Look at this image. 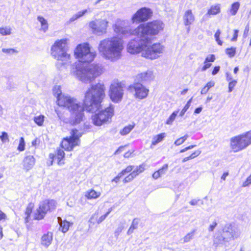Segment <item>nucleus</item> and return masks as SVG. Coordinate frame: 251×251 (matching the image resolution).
I'll return each instance as SVG.
<instances>
[{
    "instance_id": "obj_1",
    "label": "nucleus",
    "mask_w": 251,
    "mask_h": 251,
    "mask_svg": "<svg viewBox=\"0 0 251 251\" xmlns=\"http://www.w3.org/2000/svg\"><path fill=\"white\" fill-rule=\"evenodd\" d=\"M105 88L103 83L92 85L85 94L83 100L87 111L96 112L92 116L93 124L97 126L110 123L114 114V107L112 104L104 108H100L101 103L105 97Z\"/></svg>"
},
{
    "instance_id": "obj_2",
    "label": "nucleus",
    "mask_w": 251,
    "mask_h": 251,
    "mask_svg": "<svg viewBox=\"0 0 251 251\" xmlns=\"http://www.w3.org/2000/svg\"><path fill=\"white\" fill-rule=\"evenodd\" d=\"M88 43L78 45L74 50V55L78 60L71 66V74L80 81L87 83L93 81L103 72V68L99 64L85 65L82 62H90L95 58V51H91Z\"/></svg>"
},
{
    "instance_id": "obj_3",
    "label": "nucleus",
    "mask_w": 251,
    "mask_h": 251,
    "mask_svg": "<svg viewBox=\"0 0 251 251\" xmlns=\"http://www.w3.org/2000/svg\"><path fill=\"white\" fill-rule=\"evenodd\" d=\"M53 93L57 98V103L59 106L67 108L70 111L69 123L73 125L79 124L84 118V108L75 99L68 95L62 94L60 86H55Z\"/></svg>"
},
{
    "instance_id": "obj_4",
    "label": "nucleus",
    "mask_w": 251,
    "mask_h": 251,
    "mask_svg": "<svg viewBox=\"0 0 251 251\" xmlns=\"http://www.w3.org/2000/svg\"><path fill=\"white\" fill-rule=\"evenodd\" d=\"M124 49V41L118 35L101 40L98 46L100 55L112 62L116 61L121 57Z\"/></svg>"
},
{
    "instance_id": "obj_5",
    "label": "nucleus",
    "mask_w": 251,
    "mask_h": 251,
    "mask_svg": "<svg viewBox=\"0 0 251 251\" xmlns=\"http://www.w3.org/2000/svg\"><path fill=\"white\" fill-rule=\"evenodd\" d=\"M67 50L66 39L56 41L51 47V55L57 60L56 65L59 69L62 67L66 68L72 62V56Z\"/></svg>"
},
{
    "instance_id": "obj_6",
    "label": "nucleus",
    "mask_w": 251,
    "mask_h": 251,
    "mask_svg": "<svg viewBox=\"0 0 251 251\" xmlns=\"http://www.w3.org/2000/svg\"><path fill=\"white\" fill-rule=\"evenodd\" d=\"M163 28L164 24L159 20L142 24L138 26L137 36L142 37L147 40H151L149 36L157 35Z\"/></svg>"
},
{
    "instance_id": "obj_7",
    "label": "nucleus",
    "mask_w": 251,
    "mask_h": 251,
    "mask_svg": "<svg viewBox=\"0 0 251 251\" xmlns=\"http://www.w3.org/2000/svg\"><path fill=\"white\" fill-rule=\"evenodd\" d=\"M131 22L127 19H117L112 25L114 32L118 35L123 37H128L131 35L138 36V26L131 28Z\"/></svg>"
},
{
    "instance_id": "obj_8",
    "label": "nucleus",
    "mask_w": 251,
    "mask_h": 251,
    "mask_svg": "<svg viewBox=\"0 0 251 251\" xmlns=\"http://www.w3.org/2000/svg\"><path fill=\"white\" fill-rule=\"evenodd\" d=\"M251 144V130L234 137L230 140V147L234 152L242 151Z\"/></svg>"
},
{
    "instance_id": "obj_9",
    "label": "nucleus",
    "mask_w": 251,
    "mask_h": 251,
    "mask_svg": "<svg viewBox=\"0 0 251 251\" xmlns=\"http://www.w3.org/2000/svg\"><path fill=\"white\" fill-rule=\"evenodd\" d=\"M151 40H146L142 52V56L150 59L158 58L163 52V47L159 43L154 44L150 46Z\"/></svg>"
},
{
    "instance_id": "obj_10",
    "label": "nucleus",
    "mask_w": 251,
    "mask_h": 251,
    "mask_svg": "<svg viewBox=\"0 0 251 251\" xmlns=\"http://www.w3.org/2000/svg\"><path fill=\"white\" fill-rule=\"evenodd\" d=\"M71 136L63 138L61 143V147L65 151H71L80 144V137L82 133L76 129H73L71 131Z\"/></svg>"
},
{
    "instance_id": "obj_11",
    "label": "nucleus",
    "mask_w": 251,
    "mask_h": 251,
    "mask_svg": "<svg viewBox=\"0 0 251 251\" xmlns=\"http://www.w3.org/2000/svg\"><path fill=\"white\" fill-rule=\"evenodd\" d=\"M56 207V202L55 201L45 200L41 202L38 208L34 214V218L36 220H41L44 218L49 211L54 210Z\"/></svg>"
},
{
    "instance_id": "obj_12",
    "label": "nucleus",
    "mask_w": 251,
    "mask_h": 251,
    "mask_svg": "<svg viewBox=\"0 0 251 251\" xmlns=\"http://www.w3.org/2000/svg\"><path fill=\"white\" fill-rule=\"evenodd\" d=\"M108 21L104 19H96L89 23V27L93 33L98 35H102L106 33Z\"/></svg>"
},
{
    "instance_id": "obj_13",
    "label": "nucleus",
    "mask_w": 251,
    "mask_h": 251,
    "mask_svg": "<svg viewBox=\"0 0 251 251\" xmlns=\"http://www.w3.org/2000/svg\"><path fill=\"white\" fill-rule=\"evenodd\" d=\"M147 40L141 36L130 40L127 45V50L131 54H136L142 51Z\"/></svg>"
},
{
    "instance_id": "obj_14",
    "label": "nucleus",
    "mask_w": 251,
    "mask_h": 251,
    "mask_svg": "<svg viewBox=\"0 0 251 251\" xmlns=\"http://www.w3.org/2000/svg\"><path fill=\"white\" fill-rule=\"evenodd\" d=\"M123 95V86L121 82H114L111 84L110 87L109 96L113 102L121 101Z\"/></svg>"
},
{
    "instance_id": "obj_15",
    "label": "nucleus",
    "mask_w": 251,
    "mask_h": 251,
    "mask_svg": "<svg viewBox=\"0 0 251 251\" xmlns=\"http://www.w3.org/2000/svg\"><path fill=\"white\" fill-rule=\"evenodd\" d=\"M152 11L147 7L139 9L131 17V23L134 24L144 22L148 20L152 16Z\"/></svg>"
},
{
    "instance_id": "obj_16",
    "label": "nucleus",
    "mask_w": 251,
    "mask_h": 251,
    "mask_svg": "<svg viewBox=\"0 0 251 251\" xmlns=\"http://www.w3.org/2000/svg\"><path fill=\"white\" fill-rule=\"evenodd\" d=\"M129 91L133 93L134 97L140 100L146 98L149 93V89L146 88L140 83L137 82L130 85L128 88Z\"/></svg>"
},
{
    "instance_id": "obj_17",
    "label": "nucleus",
    "mask_w": 251,
    "mask_h": 251,
    "mask_svg": "<svg viewBox=\"0 0 251 251\" xmlns=\"http://www.w3.org/2000/svg\"><path fill=\"white\" fill-rule=\"evenodd\" d=\"M228 242V238H226L224 234L221 232H217L215 234L213 237V246L216 249L223 245L226 246V242Z\"/></svg>"
},
{
    "instance_id": "obj_18",
    "label": "nucleus",
    "mask_w": 251,
    "mask_h": 251,
    "mask_svg": "<svg viewBox=\"0 0 251 251\" xmlns=\"http://www.w3.org/2000/svg\"><path fill=\"white\" fill-rule=\"evenodd\" d=\"M154 77L153 73L151 71L142 73L137 75L136 76V80L138 82L151 81Z\"/></svg>"
},
{
    "instance_id": "obj_19",
    "label": "nucleus",
    "mask_w": 251,
    "mask_h": 251,
    "mask_svg": "<svg viewBox=\"0 0 251 251\" xmlns=\"http://www.w3.org/2000/svg\"><path fill=\"white\" fill-rule=\"evenodd\" d=\"M195 19V16L192 13L191 10H187L183 16V23L185 25H192Z\"/></svg>"
},
{
    "instance_id": "obj_20",
    "label": "nucleus",
    "mask_w": 251,
    "mask_h": 251,
    "mask_svg": "<svg viewBox=\"0 0 251 251\" xmlns=\"http://www.w3.org/2000/svg\"><path fill=\"white\" fill-rule=\"evenodd\" d=\"M35 159L33 155H27L23 161L24 169L28 171L33 168L35 164Z\"/></svg>"
},
{
    "instance_id": "obj_21",
    "label": "nucleus",
    "mask_w": 251,
    "mask_h": 251,
    "mask_svg": "<svg viewBox=\"0 0 251 251\" xmlns=\"http://www.w3.org/2000/svg\"><path fill=\"white\" fill-rule=\"evenodd\" d=\"M64 155L65 153L64 151L62 149H58L57 150V152L55 155L52 153H50L49 157L52 160L54 157H56L57 159L58 165H61L64 164V162L62 161L64 158Z\"/></svg>"
},
{
    "instance_id": "obj_22",
    "label": "nucleus",
    "mask_w": 251,
    "mask_h": 251,
    "mask_svg": "<svg viewBox=\"0 0 251 251\" xmlns=\"http://www.w3.org/2000/svg\"><path fill=\"white\" fill-rule=\"evenodd\" d=\"M52 241V234L51 232H48L44 235L41 238V244L48 247L51 243Z\"/></svg>"
},
{
    "instance_id": "obj_23",
    "label": "nucleus",
    "mask_w": 251,
    "mask_h": 251,
    "mask_svg": "<svg viewBox=\"0 0 251 251\" xmlns=\"http://www.w3.org/2000/svg\"><path fill=\"white\" fill-rule=\"evenodd\" d=\"M91 11L90 9H83L81 11H79L76 13L75 14L73 15L69 19L68 23H71L72 22H74L75 21L77 20L78 19L81 18L83 16H84L86 13L91 12Z\"/></svg>"
},
{
    "instance_id": "obj_24",
    "label": "nucleus",
    "mask_w": 251,
    "mask_h": 251,
    "mask_svg": "<svg viewBox=\"0 0 251 251\" xmlns=\"http://www.w3.org/2000/svg\"><path fill=\"white\" fill-rule=\"evenodd\" d=\"M57 219L58 222L60 225V230L62 232L66 233L69 230L71 225L70 223L66 220L62 221L60 217H58Z\"/></svg>"
},
{
    "instance_id": "obj_25",
    "label": "nucleus",
    "mask_w": 251,
    "mask_h": 251,
    "mask_svg": "<svg viewBox=\"0 0 251 251\" xmlns=\"http://www.w3.org/2000/svg\"><path fill=\"white\" fill-rule=\"evenodd\" d=\"M101 193L96 192L95 190L92 189L87 191L85 194V196L89 200L96 199L100 197Z\"/></svg>"
},
{
    "instance_id": "obj_26",
    "label": "nucleus",
    "mask_w": 251,
    "mask_h": 251,
    "mask_svg": "<svg viewBox=\"0 0 251 251\" xmlns=\"http://www.w3.org/2000/svg\"><path fill=\"white\" fill-rule=\"evenodd\" d=\"M240 5V4L239 2H234L233 3L228 11L229 14L231 16L235 15L239 9Z\"/></svg>"
},
{
    "instance_id": "obj_27",
    "label": "nucleus",
    "mask_w": 251,
    "mask_h": 251,
    "mask_svg": "<svg viewBox=\"0 0 251 251\" xmlns=\"http://www.w3.org/2000/svg\"><path fill=\"white\" fill-rule=\"evenodd\" d=\"M165 136L166 134L165 133H162L154 136L152 138L151 145L155 146L158 143H160L164 139Z\"/></svg>"
},
{
    "instance_id": "obj_28",
    "label": "nucleus",
    "mask_w": 251,
    "mask_h": 251,
    "mask_svg": "<svg viewBox=\"0 0 251 251\" xmlns=\"http://www.w3.org/2000/svg\"><path fill=\"white\" fill-rule=\"evenodd\" d=\"M140 220L138 218H135L133 220L131 225L130 226L129 228L128 229L127 234L128 235H130L132 234L134 230L137 229L138 228V226Z\"/></svg>"
},
{
    "instance_id": "obj_29",
    "label": "nucleus",
    "mask_w": 251,
    "mask_h": 251,
    "mask_svg": "<svg viewBox=\"0 0 251 251\" xmlns=\"http://www.w3.org/2000/svg\"><path fill=\"white\" fill-rule=\"evenodd\" d=\"M37 20L41 25V30H43L44 32H46L48 29L47 21L44 17L40 16L37 17Z\"/></svg>"
},
{
    "instance_id": "obj_30",
    "label": "nucleus",
    "mask_w": 251,
    "mask_h": 251,
    "mask_svg": "<svg viewBox=\"0 0 251 251\" xmlns=\"http://www.w3.org/2000/svg\"><path fill=\"white\" fill-rule=\"evenodd\" d=\"M220 12V6L219 4L212 5L208 10L207 15H216Z\"/></svg>"
},
{
    "instance_id": "obj_31",
    "label": "nucleus",
    "mask_w": 251,
    "mask_h": 251,
    "mask_svg": "<svg viewBox=\"0 0 251 251\" xmlns=\"http://www.w3.org/2000/svg\"><path fill=\"white\" fill-rule=\"evenodd\" d=\"M196 230H193L190 232L187 233L182 239H181V243L184 244L191 241L195 235Z\"/></svg>"
},
{
    "instance_id": "obj_32",
    "label": "nucleus",
    "mask_w": 251,
    "mask_h": 251,
    "mask_svg": "<svg viewBox=\"0 0 251 251\" xmlns=\"http://www.w3.org/2000/svg\"><path fill=\"white\" fill-rule=\"evenodd\" d=\"M12 28L9 26H4L0 27V34L2 36L10 35L11 34Z\"/></svg>"
},
{
    "instance_id": "obj_33",
    "label": "nucleus",
    "mask_w": 251,
    "mask_h": 251,
    "mask_svg": "<svg viewBox=\"0 0 251 251\" xmlns=\"http://www.w3.org/2000/svg\"><path fill=\"white\" fill-rule=\"evenodd\" d=\"M135 125H129L124 127L120 131V133L122 136H125L128 134L134 128Z\"/></svg>"
},
{
    "instance_id": "obj_34",
    "label": "nucleus",
    "mask_w": 251,
    "mask_h": 251,
    "mask_svg": "<svg viewBox=\"0 0 251 251\" xmlns=\"http://www.w3.org/2000/svg\"><path fill=\"white\" fill-rule=\"evenodd\" d=\"M232 225L231 224H226L223 228V233L226 238H228V240L230 239V229L231 228Z\"/></svg>"
},
{
    "instance_id": "obj_35",
    "label": "nucleus",
    "mask_w": 251,
    "mask_h": 251,
    "mask_svg": "<svg viewBox=\"0 0 251 251\" xmlns=\"http://www.w3.org/2000/svg\"><path fill=\"white\" fill-rule=\"evenodd\" d=\"M145 170V165L141 164L137 166L133 171L132 174L136 177L137 176L143 172Z\"/></svg>"
},
{
    "instance_id": "obj_36",
    "label": "nucleus",
    "mask_w": 251,
    "mask_h": 251,
    "mask_svg": "<svg viewBox=\"0 0 251 251\" xmlns=\"http://www.w3.org/2000/svg\"><path fill=\"white\" fill-rule=\"evenodd\" d=\"M230 229L231 230L230 239H232L234 240L237 238L240 235V232L238 229L232 226H231V228Z\"/></svg>"
},
{
    "instance_id": "obj_37",
    "label": "nucleus",
    "mask_w": 251,
    "mask_h": 251,
    "mask_svg": "<svg viewBox=\"0 0 251 251\" xmlns=\"http://www.w3.org/2000/svg\"><path fill=\"white\" fill-rule=\"evenodd\" d=\"M45 120V116L43 115H40L34 117V122L40 126H43V123Z\"/></svg>"
},
{
    "instance_id": "obj_38",
    "label": "nucleus",
    "mask_w": 251,
    "mask_h": 251,
    "mask_svg": "<svg viewBox=\"0 0 251 251\" xmlns=\"http://www.w3.org/2000/svg\"><path fill=\"white\" fill-rule=\"evenodd\" d=\"M178 112L179 110L174 111L166 121V124L167 125H171L175 120Z\"/></svg>"
},
{
    "instance_id": "obj_39",
    "label": "nucleus",
    "mask_w": 251,
    "mask_h": 251,
    "mask_svg": "<svg viewBox=\"0 0 251 251\" xmlns=\"http://www.w3.org/2000/svg\"><path fill=\"white\" fill-rule=\"evenodd\" d=\"M215 83L214 81L208 82L205 86L201 89V94H205L208 91L210 88L214 86Z\"/></svg>"
},
{
    "instance_id": "obj_40",
    "label": "nucleus",
    "mask_w": 251,
    "mask_h": 251,
    "mask_svg": "<svg viewBox=\"0 0 251 251\" xmlns=\"http://www.w3.org/2000/svg\"><path fill=\"white\" fill-rule=\"evenodd\" d=\"M33 206L34 205H33V203H30L28 204V206H27V207L26 208V210L25 211V214L26 215V216L25 217V220H26V222H28V218L32 212V210Z\"/></svg>"
},
{
    "instance_id": "obj_41",
    "label": "nucleus",
    "mask_w": 251,
    "mask_h": 251,
    "mask_svg": "<svg viewBox=\"0 0 251 251\" xmlns=\"http://www.w3.org/2000/svg\"><path fill=\"white\" fill-rule=\"evenodd\" d=\"M188 138V135L187 134L185 135L184 136L181 137L176 140L174 142V144L176 146H180L182 145L187 139Z\"/></svg>"
},
{
    "instance_id": "obj_42",
    "label": "nucleus",
    "mask_w": 251,
    "mask_h": 251,
    "mask_svg": "<svg viewBox=\"0 0 251 251\" xmlns=\"http://www.w3.org/2000/svg\"><path fill=\"white\" fill-rule=\"evenodd\" d=\"M193 98H191L187 102L184 108L179 113V116L182 117L190 106Z\"/></svg>"
},
{
    "instance_id": "obj_43",
    "label": "nucleus",
    "mask_w": 251,
    "mask_h": 251,
    "mask_svg": "<svg viewBox=\"0 0 251 251\" xmlns=\"http://www.w3.org/2000/svg\"><path fill=\"white\" fill-rule=\"evenodd\" d=\"M98 219H99V216L98 213H95L92 215V216L91 217V218L89 219V223L92 225H94L95 224H98Z\"/></svg>"
},
{
    "instance_id": "obj_44",
    "label": "nucleus",
    "mask_w": 251,
    "mask_h": 251,
    "mask_svg": "<svg viewBox=\"0 0 251 251\" xmlns=\"http://www.w3.org/2000/svg\"><path fill=\"white\" fill-rule=\"evenodd\" d=\"M25 142L23 137H21L19 141V144L18 147V150L22 151L25 150Z\"/></svg>"
},
{
    "instance_id": "obj_45",
    "label": "nucleus",
    "mask_w": 251,
    "mask_h": 251,
    "mask_svg": "<svg viewBox=\"0 0 251 251\" xmlns=\"http://www.w3.org/2000/svg\"><path fill=\"white\" fill-rule=\"evenodd\" d=\"M226 52L229 57H233L236 53V48L233 47L228 48L226 49Z\"/></svg>"
},
{
    "instance_id": "obj_46",
    "label": "nucleus",
    "mask_w": 251,
    "mask_h": 251,
    "mask_svg": "<svg viewBox=\"0 0 251 251\" xmlns=\"http://www.w3.org/2000/svg\"><path fill=\"white\" fill-rule=\"evenodd\" d=\"M112 207H110L108 209V211L104 215H101L100 217H99L98 219V224L101 223L107 217V216L109 214V213L112 211Z\"/></svg>"
},
{
    "instance_id": "obj_47",
    "label": "nucleus",
    "mask_w": 251,
    "mask_h": 251,
    "mask_svg": "<svg viewBox=\"0 0 251 251\" xmlns=\"http://www.w3.org/2000/svg\"><path fill=\"white\" fill-rule=\"evenodd\" d=\"M0 139L3 143L9 142L8 134L6 132H2L0 136Z\"/></svg>"
},
{
    "instance_id": "obj_48",
    "label": "nucleus",
    "mask_w": 251,
    "mask_h": 251,
    "mask_svg": "<svg viewBox=\"0 0 251 251\" xmlns=\"http://www.w3.org/2000/svg\"><path fill=\"white\" fill-rule=\"evenodd\" d=\"M168 169V164H165L161 168L159 169L158 171L159 172L161 176L165 175Z\"/></svg>"
},
{
    "instance_id": "obj_49",
    "label": "nucleus",
    "mask_w": 251,
    "mask_h": 251,
    "mask_svg": "<svg viewBox=\"0 0 251 251\" xmlns=\"http://www.w3.org/2000/svg\"><path fill=\"white\" fill-rule=\"evenodd\" d=\"M2 51L3 53H6V54H13L14 53H17V50H16L14 49H11V48H10V49L3 48L2 49Z\"/></svg>"
},
{
    "instance_id": "obj_50",
    "label": "nucleus",
    "mask_w": 251,
    "mask_h": 251,
    "mask_svg": "<svg viewBox=\"0 0 251 251\" xmlns=\"http://www.w3.org/2000/svg\"><path fill=\"white\" fill-rule=\"evenodd\" d=\"M221 34V32L220 30H217L216 33L214 34V37L217 43L221 46L223 44V42L220 40V35Z\"/></svg>"
},
{
    "instance_id": "obj_51",
    "label": "nucleus",
    "mask_w": 251,
    "mask_h": 251,
    "mask_svg": "<svg viewBox=\"0 0 251 251\" xmlns=\"http://www.w3.org/2000/svg\"><path fill=\"white\" fill-rule=\"evenodd\" d=\"M135 176L131 173L128 176H126L123 180V182L125 183L131 181L134 178Z\"/></svg>"
},
{
    "instance_id": "obj_52",
    "label": "nucleus",
    "mask_w": 251,
    "mask_h": 251,
    "mask_svg": "<svg viewBox=\"0 0 251 251\" xmlns=\"http://www.w3.org/2000/svg\"><path fill=\"white\" fill-rule=\"evenodd\" d=\"M124 228V226L123 225L119 226L115 229V231L114 232V235L117 238L120 233L122 232L123 229Z\"/></svg>"
},
{
    "instance_id": "obj_53",
    "label": "nucleus",
    "mask_w": 251,
    "mask_h": 251,
    "mask_svg": "<svg viewBox=\"0 0 251 251\" xmlns=\"http://www.w3.org/2000/svg\"><path fill=\"white\" fill-rule=\"evenodd\" d=\"M237 83L236 80H232L229 82L228 84V92H231L232 91L234 87L235 86Z\"/></svg>"
},
{
    "instance_id": "obj_54",
    "label": "nucleus",
    "mask_w": 251,
    "mask_h": 251,
    "mask_svg": "<svg viewBox=\"0 0 251 251\" xmlns=\"http://www.w3.org/2000/svg\"><path fill=\"white\" fill-rule=\"evenodd\" d=\"M215 59V57L214 55L210 54L206 57L205 61H206V62H214Z\"/></svg>"
},
{
    "instance_id": "obj_55",
    "label": "nucleus",
    "mask_w": 251,
    "mask_h": 251,
    "mask_svg": "<svg viewBox=\"0 0 251 251\" xmlns=\"http://www.w3.org/2000/svg\"><path fill=\"white\" fill-rule=\"evenodd\" d=\"M251 184V175L247 178L246 180L243 183V187H247Z\"/></svg>"
},
{
    "instance_id": "obj_56",
    "label": "nucleus",
    "mask_w": 251,
    "mask_h": 251,
    "mask_svg": "<svg viewBox=\"0 0 251 251\" xmlns=\"http://www.w3.org/2000/svg\"><path fill=\"white\" fill-rule=\"evenodd\" d=\"M217 223L216 221H214L208 227V231H213L215 228V227L217 226Z\"/></svg>"
},
{
    "instance_id": "obj_57",
    "label": "nucleus",
    "mask_w": 251,
    "mask_h": 251,
    "mask_svg": "<svg viewBox=\"0 0 251 251\" xmlns=\"http://www.w3.org/2000/svg\"><path fill=\"white\" fill-rule=\"evenodd\" d=\"M204 66L201 68L202 71H205L207 69L210 68V66H211V63H210L209 62H206V61H204Z\"/></svg>"
},
{
    "instance_id": "obj_58",
    "label": "nucleus",
    "mask_w": 251,
    "mask_h": 251,
    "mask_svg": "<svg viewBox=\"0 0 251 251\" xmlns=\"http://www.w3.org/2000/svg\"><path fill=\"white\" fill-rule=\"evenodd\" d=\"M239 30L237 29L234 30V34L233 37L231 39V41H236L237 40V37H238V34Z\"/></svg>"
},
{
    "instance_id": "obj_59",
    "label": "nucleus",
    "mask_w": 251,
    "mask_h": 251,
    "mask_svg": "<svg viewBox=\"0 0 251 251\" xmlns=\"http://www.w3.org/2000/svg\"><path fill=\"white\" fill-rule=\"evenodd\" d=\"M195 147H196V145H191V146H189L187 147H186L184 149H182L180 151V153H182V152H184L190 149H192L193 148H194Z\"/></svg>"
},
{
    "instance_id": "obj_60",
    "label": "nucleus",
    "mask_w": 251,
    "mask_h": 251,
    "mask_svg": "<svg viewBox=\"0 0 251 251\" xmlns=\"http://www.w3.org/2000/svg\"><path fill=\"white\" fill-rule=\"evenodd\" d=\"M249 32V26L247 25L245 27V29L244 30V34H243V37L244 38H246L248 35Z\"/></svg>"
},
{
    "instance_id": "obj_61",
    "label": "nucleus",
    "mask_w": 251,
    "mask_h": 251,
    "mask_svg": "<svg viewBox=\"0 0 251 251\" xmlns=\"http://www.w3.org/2000/svg\"><path fill=\"white\" fill-rule=\"evenodd\" d=\"M161 176L159 172L158 171V170L156 172H155L153 174H152V177L155 179H158L159 177H160Z\"/></svg>"
},
{
    "instance_id": "obj_62",
    "label": "nucleus",
    "mask_w": 251,
    "mask_h": 251,
    "mask_svg": "<svg viewBox=\"0 0 251 251\" xmlns=\"http://www.w3.org/2000/svg\"><path fill=\"white\" fill-rule=\"evenodd\" d=\"M220 68V66H216V67H215L214 69L213 70V71L212 72V75H216L218 73V72L219 71Z\"/></svg>"
},
{
    "instance_id": "obj_63",
    "label": "nucleus",
    "mask_w": 251,
    "mask_h": 251,
    "mask_svg": "<svg viewBox=\"0 0 251 251\" xmlns=\"http://www.w3.org/2000/svg\"><path fill=\"white\" fill-rule=\"evenodd\" d=\"M6 216L2 211L0 210V221L6 218Z\"/></svg>"
},
{
    "instance_id": "obj_64",
    "label": "nucleus",
    "mask_w": 251,
    "mask_h": 251,
    "mask_svg": "<svg viewBox=\"0 0 251 251\" xmlns=\"http://www.w3.org/2000/svg\"><path fill=\"white\" fill-rule=\"evenodd\" d=\"M133 168H134L133 166L130 165V166H127L125 169V170H126V172L128 173L131 172L132 170L133 169Z\"/></svg>"
}]
</instances>
